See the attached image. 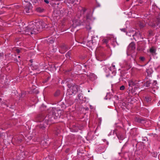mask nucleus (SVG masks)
<instances>
[{"mask_svg": "<svg viewBox=\"0 0 160 160\" xmlns=\"http://www.w3.org/2000/svg\"><path fill=\"white\" fill-rule=\"evenodd\" d=\"M2 100V98H0V103L1 102V101Z\"/></svg>", "mask_w": 160, "mask_h": 160, "instance_id": "8fccbe9b", "label": "nucleus"}, {"mask_svg": "<svg viewBox=\"0 0 160 160\" xmlns=\"http://www.w3.org/2000/svg\"><path fill=\"white\" fill-rule=\"evenodd\" d=\"M60 70V68H59V70Z\"/></svg>", "mask_w": 160, "mask_h": 160, "instance_id": "13d9d810", "label": "nucleus"}, {"mask_svg": "<svg viewBox=\"0 0 160 160\" xmlns=\"http://www.w3.org/2000/svg\"><path fill=\"white\" fill-rule=\"evenodd\" d=\"M79 25V20L77 19H74L72 20V26L75 28Z\"/></svg>", "mask_w": 160, "mask_h": 160, "instance_id": "9b49d317", "label": "nucleus"}, {"mask_svg": "<svg viewBox=\"0 0 160 160\" xmlns=\"http://www.w3.org/2000/svg\"><path fill=\"white\" fill-rule=\"evenodd\" d=\"M30 62H31V63H32V62H33L32 60V59L30 60Z\"/></svg>", "mask_w": 160, "mask_h": 160, "instance_id": "de8ad7c7", "label": "nucleus"}, {"mask_svg": "<svg viewBox=\"0 0 160 160\" xmlns=\"http://www.w3.org/2000/svg\"><path fill=\"white\" fill-rule=\"evenodd\" d=\"M4 12L3 11H0V14H2L4 13Z\"/></svg>", "mask_w": 160, "mask_h": 160, "instance_id": "37998d69", "label": "nucleus"}, {"mask_svg": "<svg viewBox=\"0 0 160 160\" xmlns=\"http://www.w3.org/2000/svg\"><path fill=\"white\" fill-rule=\"evenodd\" d=\"M43 11V10L41 9V8H39L38 9V11H39L40 12H42Z\"/></svg>", "mask_w": 160, "mask_h": 160, "instance_id": "e433bc0d", "label": "nucleus"}, {"mask_svg": "<svg viewBox=\"0 0 160 160\" xmlns=\"http://www.w3.org/2000/svg\"><path fill=\"white\" fill-rule=\"evenodd\" d=\"M21 96L22 97H24V94H23L22 93H21Z\"/></svg>", "mask_w": 160, "mask_h": 160, "instance_id": "a18cd8bd", "label": "nucleus"}, {"mask_svg": "<svg viewBox=\"0 0 160 160\" xmlns=\"http://www.w3.org/2000/svg\"><path fill=\"white\" fill-rule=\"evenodd\" d=\"M18 58H20V56H18Z\"/></svg>", "mask_w": 160, "mask_h": 160, "instance_id": "3c124183", "label": "nucleus"}, {"mask_svg": "<svg viewBox=\"0 0 160 160\" xmlns=\"http://www.w3.org/2000/svg\"><path fill=\"white\" fill-rule=\"evenodd\" d=\"M16 51L18 53H19L20 52V50L18 49H16Z\"/></svg>", "mask_w": 160, "mask_h": 160, "instance_id": "c9c22d12", "label": "nucleus"}, {"mask_svg": "<svg viewBox=\"0 0 160 160\" xmlns=\"http://www.w3.org/2000/svg\"><path fill=\"white\" fill-rule=\"evenodd\" d=\"M45 128V127L43 124H40L36 126V129H40L41 130H43Z\"/></svg>", "mask_w": 160, "mask_h": 160, "instance_id": "2eb2a0df", "label": "nucleus"}, {"mask_svg": "<svg viewBox=\"0 0 160 160\" xmlns=\"http://www.w3.org/2000/svg\"><path fill=\"white\" fill-rule=\"evenodd\" d=\"M50 77H48L47 78V79H45L44 81L43 82V83H45L47 82L48 80L50 79Z\"/></svg>", "mask_w": 160, "mask_h": 160, "instance_id": "2f4dec72", "label": "nucleus"}, {"mask_svg": "<svg viewBox=\"0 0 160 160\" xmlns=\"http://www.w3.org/2000/svg\"><path fill=\"white\" fill-rule=\"evenodd\" d=\"M129 0H126L127 1H128Z\"/></svg>", "mask_w": 160, "mask_h": 160, "instance_id": "6e6d98bb", "label": "nucleus"}, {"mask_svg": "<svg viewBox=\"0 0 160 160\" xmlns=\"http://www.w3.org/2000/svg\"><path fill=\"white\" fill-rule=\"evenodd\" d=\"M138 35V33H133L132 34V36L133 37V39L132 38H131V40H132L133 39L135 40V41H137V36Z\"/></svg>", "mask_w": 160, "mask_h": 160, "instance_id": "f3484780", "label": "nucleus"}, {"mask_svg": "<svg viewBox=\"0 0 160 160\" xmlns=\"http://www.w3.org/2000/svg\"><path fill=\"white\" fill-rule=\"evenodd\" d=\"M152 11H150V14L152 15H157L156 17V18L154 20H153V22L150 23L149 25L153 27H154L156 25H159L160 23V17L159 15V13L158 11L159 10L158 8L156 5L153 4L152 6Z\"/></svg>", "mask_w": 160, "mask_h": 160, "instance_id": "f03ea898", "label": "nucleus"}, {"mask_svg": "<svg viewBox=\"0 0 160 160\" xmlns=\"http://www.w3.org/2000/svg\"><path fill=\"white\" fill-rule=\"evenodd\" d=\"M70 2L73 4L75 2L76 0H70Z\"/></svg>", "mask_w": 160, "mask_h": 160, "instance_id": "f704fd0d", "label": "nucleus"}, {"mask_svg": "<svg viewBox=\"0 0 160 160\" xmlns=\"http://www.w3.org/2000/svg\"><path fill=\"white\" fill-rule=\"evenodd\" d=\"M90 78H91L92 77H93L94 78V79H95L96 78V76L95 75V74H93V73H91L90 75Z\"/></svg>", "mask_w": 160, "mask_h": 160, "instance_id": "393cba45", "label": "nucleus"}, {"mask_svg": "<svg viewBox=\"0 0 160 160\" xmlns=\"http://www.w3.org/2000/svg\"><path fill=\"white\" fill-rule=\"evenodd\" d=\"M105 140H105V139H104V140H103V141H104V142Z\"/></svg>", "mask_w": 160, "mask_h": 160, "instance_id": "864d4df0", "label": "nucleus"}, {"mask_svg": "<svg viewBox=\"0 0 160 160\" xmlns=\"http://www.w3.org/2000/svg\"><path fill=\"white\" fill-rule=\"evenodd\" d=\"M48 42L50 43H52L54 42V40L53 39H50L49 41H48Z\"/></svg>", "mask_w": 160, "mask_h": 160, "instance_id": "7c9ffc66", "label": "nucleus"}, {"mask_svg": "<svg viewBox=\"0 0 160 160\" xmlns=\"http://www.w3.org/2000/svg\"><path fill=\"white\" fill-rule=\"evenodd\" d=\"M71 52L70 51L68 52L66 54V57L67 58H70V55L71 54Z\"/></svg>", "mask_w": 160, "mask_h": 160, "instance_id": "4be33fe9", "label": "nucleus"}, {"mask_svg": "<svg viewBox=\"0 0 160 160\" xmlns=\"http://www.w3.org/2000/svg\"><path fill=\"white\" fill-rule=\"evenodd\" d=\"M0 160H1L0 159Z\"/></svg>", "mask_w": 160, "mask_h": 160, "instance_id": "052dcab7", "label": "nucleus"}, {"mask_svg": "<svg viewBox=\"0 0 160 160\" xmlns=\"http://www.w3.org/2000/svg\"><path fill=\"white\" fill-rule=\"evenodd\" d=\"M68 49V47L66 45L62 44L61 46V53H63Z\"/></svg>", "mask_w": 160, "mask_h": 160, "instance_id": "1a4fd4ad", "label": "nucleus"}, {"mask_svg": "<svg viewBox=\"0 0 160 160\" xmlns=\"http://www.w3.org/2000/svg\"><path fill=\"white\" fill-rule=\"evenodd\" d=\"M152 156H153L154 157H156L157 156V153H156L155 152H153L152 153Z\"/></svg>", "mask_w": 160, "mask_h": 160, "instance_id": "bb28decb", "label": "nucleus"}, {"mask_svg": "<svg viewBox=\"0 0 160 160\" xmlns=\"http://www.w3.org/2000/svg\"><path fill=\"white\" fill-rule=\"evenodd\" d=\"M142 120H141L140 119H138V122H141Z\"/></svg>", "mask_w": 160, "mask_h": 160, "instance_id": "49530a36", "label": "nucleus"}, {"mask_svg": "<svg viewBox=\"0 0 160 160\" xmlns=\"http://www.w3.org/2000/svg\"><path fill=\"white\" fill-rule=\"evenodd\" d=\"M120 30L123 32H126V29L125 28H123L122 29H120Z\"/></svg>", "mask_w": 160, "mask_h": 160, "instance_id": "473e14b6", "label": "nucleus"}, {"mask_svg": "<svg viewBox=\"0 0 160 160\" xmlns=\"http://www.w3.org/2000/svg\"><path fill=\"white\" fill-rule=\"evenodd\" d=\"M4 54L3 53H0V58H3Z\"/></svg>", "mask_w": 160, "mask_h": 160, "instance_id": "72a5a7b5", "label": "nucleus"}, {"mask_svg": "<svg viewBox=\"0 0 160 160\" xmlns=\"http://www.w3.org/2000/svg\"><path fill=\"white\" fill-rule=\"evenodd\" d=\"M44 1L47 4L49 3V1L48 0H44Z\"/></svg>", "mask_w": 160, "mask_h": 160, "instance_id": "ea45409f", "label": "nucleus"}, {"mask_svg": "<svg viewBox=\"0 0 160 160\" xmlns=\"http://www.w3.org/2000/svg\"><path fill=\"white\" fill-rule=\"evenodd\" d=\"M86 11V9L85 8H82V9L81 10V11H80L81 13L80 14V16H81Z\"/></svg>", "mask_w": 160, "mask_h": 160, "instance_id": "b1692460", "label": "nucleus"}, {"mask_svg": "<svg viewBox=\"0 0 160 160\" xmlns=\"http://www.w3.org/2000/svg\"><path fill=\"white\" fill-rule=\"evenodd\" d=\"M145 1L146 0H138V2L141 4L142 3L144 2H145Z\"/></svg>", "mask_w": 160, "mask_h": 160, "instance_id": "a878e982", "label": "nucleus"}, {"mask_svg": "<svg viewBox=\"0 0 160 160\" xmlns=\"http://www.w3.org/2000/svg\"><path fill=\"white\" fill-rule=\"evenodd\" d=\"M60 95V91L58 89L54 93V96L55 97H57Z\"/></svg>", "mask_w": 160, "mask_h": 160, "instance_id": "6ab92c4d", "label": "nucleus"}, {"mask_svg": "<svg viewBox=\"0 0 160 160\" xmlns=\"http://www.w3.org/2000/svg\"><path fill=\"white\" fill-rule=\"evenodd\" d=\"M41 25H42V27H43V26H44V27H43L44 28H47V26L46 25V24L44 23H42Z\"/></svg>", "mask_w": 160, "mask_h": 160, "instance_id": "c756f323", "label": "nucleus"}, {"mask_svg": "<svg viewBox=\"0 0 160 160\" xmlns=\"http://www.w3.org/2000/svg\"><path fill=\"white\" fill-rule=\"evenodd\" d=\"M144 100L147 102H150L151 101V98L149 97H147L145 98Z\"/></svg>", "mask_w": 160, "mask_h": 160, "instance_id": "5701e85b", "label": "nucleus"}, {"mask_svg": "<svg viewBox=\"0 0 160 160\" xmlns=\"http://www.w3.org/2000/svg\"><path fill=\"white\" fill-rule=\"evenodd\" d=\"M112 41L113 44H115V43H116V39L113 38L112 37H111L110 38H108V39H104L103 40V43L107 44L108 43L109 41Z\"/></svg>", "mask_w": 160, "mask_h": 160, "instance_id": "9d476101", "label": "nucleus"}, {"mask_svg": "<svg viewBox=\"0 0 160 160\" xmlns=\"http://www.w3.org/2000/svg\"><path fill=\"white\" fill-rule=\"evenodd\" d=\"M2 8H5L6 9H9L10 8V7H2Z\"/></svg>", "mask_w": 160, "mask_h": 160, "instance_id": "a19ab883", "label": "nucleus"}, {"mask_svg": "<svg viewBox=\"0 0 160 160\" xmlns=\"http://www.w3.org/2000/svg\"><path fill=\"white\" fill-rule=\"evenodd\" d=\"M102 58H103V60H100L101 61H102V60H104L105 59V57L104 56H102Z\"/></svg>", "mask_w": 160, "mask_h": 160, "instance_id": "c03bdc74", "label": "nucleus"}, {"mask_svg": "<svg viewBox=\"0 0 160 160\" xmlns=\"http://www.w3.org/2000/svg\"><path fill=\"white\" fill-rule=\"evenodd\" d=\"M2 1V0H0V1Z\"/></svg>", "mask_w": 160, "mask_h": 160, "instance_id": "bf43d9fd", "label": "nucleus"}, {"mask_svg": "<svg viewBox=\"0 0 160 160\" xmlns=\"http://www.w3.org/2000/svg\"><path fill=\"white\" fill-rule=\"evenodd\" d=\"M146 72L147 73L148 76H151V75L153 72V71L151 69H148L147 70Z\"/></svg>", "mask_w": 160, "mask_h": 160, "instance_id": "aec40b11", "label": "nucleus"}, {"mask_svg": "<svg viewBox=\"0 0 160 160\" xmlns=\"http://www.w3.org/2000/svg\"><path fill=\"white\" fill-rule=\"evenodd\" d=\"M37 25L33 23L29 24L26 27L23 32L26 34L30 35L31 34H36L38 33L41 31L39 27L37 28Z\"/></svg>", "mask_w": 160, "mask_h": 160, "instance_id": "f257e3e1", "label": "nucleus"}, {"mask_svg": "<svg viewBox=\"0 0 160 160\" xmlns=\"http://www.w3.org/2000/svg\"><path fill=\"white\" fill-rule=\"evenodd\" d=\"M140 60L142 61H144L145 60V58L144 57H141L139 58Z\"/></svg>", "mask_w": 160, "mask_h": 160, "instance_id": "cd10ccee", "label": "nucleus"}, {"mask_svg": "<svg viewBox=\"0 0 160 160\" xmlns=\"http://www.w3.org/2000/svg\"><path fill=\"white\" fill-rule=\"evenodd\" d=\"M156 50L154 47H152L149 49L150 53L153 56L157 54L156 52Z\"/></svg>", "mask_w": 160, "mask_h": 160, "instance_id": "ddd939ff", "label": "nucleus"}, {"mask_svg": "<svg viewBox=\"0 0 160 160\" xmlns=\"http://www.w3.org/2000/svg\"><path fill=\"white\" fill-rule=\"evenodd\" d=\"M87 18H88V17L87 16Z\"/></svg>", "mask_w": 160, "mask_h": 160, "instance_id": "4d7b16f0", "label": "nucleus"}, {"mask_svg": "<svg viewBox=\"0 0 160 160\" xmlns=\"http://www.w3.org/2000/svg\"><path fill=\"white\" fill-rule=\"evenodd\" d=\"M92 42H93V39L92 38Z\"/></svg>", "mask_w": 160, "mask_h": 160, "instance_id": "603ef678", "label": "nucleus"}, {"mask_svg": "<svg viewBox=\"0 0 160 160\" xmlns=\"http://www.w3.org/2000/svg\"><path fill=\"white\" fill-rule=\"evenodd\" d=\"M127 34L128 36H132V34L131 32H128L127 33Z\"/></svg>", "mask_w": 160, "mask_h": 160, "instance_id": "4c0bfd02", "label": "nucleus"}, {"mask_svg": "<svg viewBox=\"0 0 160 160\" xmlns=\"http://www.w3.org/2000/svg\"><path fill=\"white\" fill-rule=\"evenodd\" d=\"M16 140V142L17 143V144H19L21 142L22 140L20 138H14Z\"/></svg>", "mask_w": 160, "mask_h": 160, "instance_id": "a211bd4d", "label": "nucleus"}, {"mask_svg": "<svg viewBox=\"0 0 160 160\" xmlns=\"http://www.w3.org/2000/svg\"><path fill=\"white\" fill-rule=\"evenodd\" d=\"M24 3H27L28 2L30 3L28 0H24Z\"/></svg>", "mask_w": 160, "mask_h": 160, "instance_id": "58836bf2", "label": "nucleus"}, {"mask_svg": "<svg viewBox=\"0 0 160 160\" xmlns=\"http://www.w3.org/2000/svg\"><path fill=\"white\" fill-rule=\"evenodd\" d=\"M53 111H50L46 116H45V122L48 125H51L55 123L54 120L55 119Z\"/></svg>", "mask_w": 160, "mask_h": 160, "instance_id": "7ed1b4c3", "label": "nucleus"}, {"mask_svg": "<svg viewBox=\"0 0 160 160\" xmlns=\"http://www.w3.org/2000/svg\"><path fill=\"white\" fill-rule=\"evenodd\" d=\"M135 49V43L133 42H131L128 45V52H131Z\"/></svg>", "mask_w": 160, "mask_h": 160, "instance_id": "6e6552de", "label": "nucleus"}, {"mask_svg": "<svg viewBox=\"0 0 160 160\" xmlns=\"http://www.w3.org/2000/svg\"><path fill=\"white\" fill-rule=\"evenodd\" d=\"M24 6L25 7L24 9L27 13H30L32 12V6L31 4L30 3L28 2L27 3H24Z\"/></svg>", "mask_w": 160, "mask_h": 160, "instance_id": "0eeeda50", "label": "nucleus"}, {"mask_svg": "<svg viewBox=\"0 0 160 160\" xmlns=\"http://www.w3.org/2000/svg\"><path fill=\"white\" fill-rule=\"evenodd\" d=\"M68 86L69 88L67 89V94L69 95L75 94L79 89V86L76 85L71 86L68 84Z\"/></svg>", "mask_w": 160, "mask_h": 160, "instance_id": "39448f33", "label": "nucleus"}, {"mask_svg": "<svg viewBox=\"0 0 160 160\" xmlns=\"http://www.w3.org/2000/svg\"><path fill=\"white\" fill-rule=\"evenodd\" d=\"M128 83L129 86L128 89L132 93H134L136 90L139 88L138 83L134 82L132 80H128Z\"/></svg>", "mask_w": 160, "mask_h": 160, "instance_id": "20e7f679", "label": "nucleus"}, {"mask_svg": "<svg viewBox=\"0 0 160 160\" xmlns=\"http://www.w3.org/2000/svg\"><path fill=\"white\" fill-rule=\"evenodd\" d=\"M60 127L59 126L55 128V134L56 135L58 136L60 132Z\"/></svg>", "mask_w": 160, "mask_h": 160, "instance_id": "dca6fc26", "label": "nucleus"}, {"mask_svg": "<svg viewBox=\"0 0 160 160\" xmlns=\"http://www.w3.org/2000/svg\"><path fill=\"white\" fill-rule=\"evenodd\" d=\"M109 69V70L112 72V74L113 75L115 74L116 73V69L115 68V65L112 64V66L110 67Z\"/></svg>", "mask_w": 160, "mask_h": 160, "instance_id": "f8f14e48", "label": "nucleus"}, {"mask_svg": "<svg viewBox=\"0 0 160 160\" xmlns=\"http://www.w3.org/2000/svg\"><path fill=\"white\" fill-rule=\"evenodd\" d=\"M157 81L156 80H154L152 82V87L155 88V87L157 86Z\"/></svg>", "mask_w": 160, "mask_h": 160, "instance_id": "412c9836", "label": "nucleus"}, {"mask_svg": "<svg viewBox=\"0 0 160 160\" xmlns=\"http://www.w3.org/2000/svg\"><path fill=\"white\" fill-rule=\"evenodd\" d=\"M107 143H108V142H107Z\"/></svg>", "mask_w": 160, "mask_h": 160, "instance_id": "5fc2aeb1", "label": "nucleus"}, {"mask_svg": "<svg viewBox=\"0 0 160 160\" xmlns=\"http://www.w3.org/2000/svg\"><path fill=\"white\" fill-rule=\"evenodd\" d=\"M125 86L123 85H122L120 87V89L121 90H123L125 89Z\"/></svg>", "mask_w": 160, "mask_h": 160, "instance_id": "c85d7f7f", "label": "nucleus"}, {"mask_svg": "<svg viewBox=\"0 0 160 160\" xmlns=\"http://www.w3.org/2000/svg\"><path fill=\"white\" fill-rule=\"evenodd\" d=\"M46 114L44 112L37 114L35 117L34 121L36 122H41L45 118Z\"/></svg>", "mask_w": 160, "mask_h": 160, "instance_id": "423d86ee", "label": "nucleus"}, {"mask_svg": "<svg viewBox=\"0 0 160 160\" xmlns=\"http://www.w3.org/2000/svg\"><path fill=\"white\" fill-rule=\"evenodd\" d=\"M14 61L15 62H19L21 61V60H19V61L17 59L14 58Z\"/></svg>", "mask_w": 160, "mask_h": 160, "instance_id": "79ce46f5", "label": "nucleus"}, {"mask_svg": "<svg viewBox=\"0 0 160 160\" xmlns=\"http://www.w3.org/2000/svg\"><path fill=\"white\" fill-rule=\"evenodd\" d=\"M144 86L147 87H152V82L150 80L147 81L144 84Z\"/></svg>", "mask_w": 160, "mask_h": 160, "instance_id": "4468645a", "label": "nucleus"}, {"mask_svg": "<svg viewBox=\"0 0 160 160\" xmlns=\"http://www.w3.org/2000/svg\"><path fill=\"white\" fill-rule=\"evenodd\" d=\"M35 92L36 93H38V91L36 90L35 91Z\"/></svg>", "mask_w": 160, "mask_h": 160, "instance_id": "09e8293b", "label": "nucleus"}]
</instances>
